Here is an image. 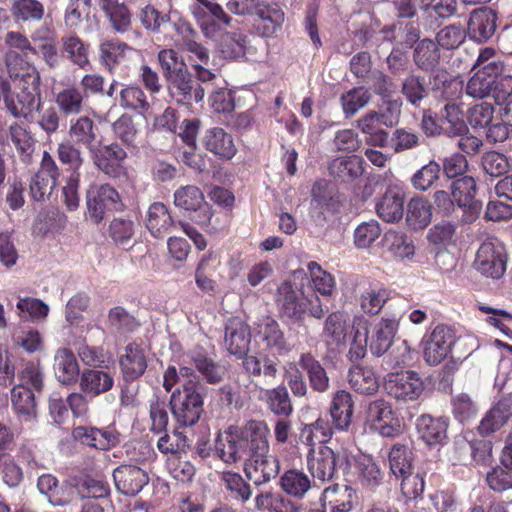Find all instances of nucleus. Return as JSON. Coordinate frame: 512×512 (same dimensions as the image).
<instances>
[{"mask_svg": "<svg viewBox=\"0 0 512 512\" xmlns=\"http://www.w3.org/2000/svg\"><path fill=\"white\" fill-rule=\"evenodd\" d=\"M275 302L280 314L294 322L303 321L306 314L321 319L326 312L315 292L304 295L288 281H284L278 286Z\"/></svg>", "mask_w": 512, "mask_h": 512, "instance_id": "2", "label": "nucleus"}, {"mask_svg": "<svg viewBox=\"0 0 512 512\" xmlns=\"http://www.w3.org/2000/svg\"><path fill=\"white\" fill-rule=\"evenodd\" d=\"M170 405L174 418L182 426L195 425L203 412V399L197 390L176 389Z\"/></svg>", "mask_w": 512, "mask_h": 512, "instance_id": "9", "label": "nucleus"}, {"mask_svg": "<svg viewBox=\"0 0 512 512\" xmlns=\"http://www.w3.org/2000/svg\"><path fill=\"white\" fill-rule=\"evenodd\" d=\"M72 487L82 499L104 498L109 494V486L106 482L89 476L80 479Z\"/></svg>", "mask_w": 512, "mask_h": 512, "instance_id": "63", "label": "nucleus"}, {"mask_svg": "<svg viewBox=\"0 0 512 512\" xmlns=\"http://www.w3.org/2000/svg\"><path fill=\"white\" fill-rule=\"evenodd\" d=\"M338 454L326 445L312 447L307 454L311 475L322 482L331 481L337 471Z\"/></svg>", "mask_w": 512, "mask_h": 512, "instance_id": "15", "label": "nucleus"}, {"mask_svg": "<svg viewBox=\"0 0 512 512\" xmlns=\"http://www.w3.org/2000/svg\"><path fill=\"white\" fill-rule=\"evenodd\" d=\"M455 343L454 331L445 326L438 325L424 340L423 357L427 364L438 365L450 353Z\"/></svg>", "mask_w": 512, "mask_h": 512, "instance_id": "13", "label": "nucleus"}, {"mask_svg": "<svg viewBox=\"0 0 512 512\" xmlns=\"http://www.w3.org/2000/svg\"><path fill=\"white\" fill-rule=\"evenodd\" d=\"M177 32L180 36L177 45L185 54L195 78L203 84L216 82L218 69L209 50L198 41V33L185 23L178 26Z\"/></svg>", "mask_w": 512, "mask_h": 512, "instance_id": "1", "label": "nucleus"}, {"mask_svg": "<svg viewBox=\"0 0 512 512\" xmlns=\"http://www.w3.org/2000/svg\"><path fill=\"white\" fill-rule=\"evenodd\" d=\"M265 424L263 421H250L242 428L230 427L216 441L218 457L227 464H233L248 456Z\"/></svg>", "mask_w": 512, "mask_h": 512, "instance_id": "3", "label": "nucleus"}, {"mask_svg": "<svg viewBox=\"0 0 512 512\" xmlns=\"http://www.w3.org/2000/svg\"><path fill=\"white\" fill-rule=\"evenodd\" d=\"M68 136L73 144L85 147L89 153L98 145V128L88 116L71 119Z\"/></svg>", "mask_w": 512, "mask_h": 512, "instance_id": "24", "label": "nucleus"}, {"mask_svg": "<svg viewBox=\"0 0 512 512\" xmlns=\"http://www.w3.org/2000/svg\"><path fill=\"white\" fill-rule=\"evenodd\" d=\"M507 252L496 238H488L481 243L474 260V267L486 277L499 279L506 271Z\"/></svg>", "mask_w": 512, "mask_h": 512, "instance_id": "6", "label": "nucleus"}, {"mask_svg": "<svg viewBox=\"0 0 512 512\" xmlns=\"http://www.w3.org/2000/svg\"><path fill=\"white\" fill-rule=\"evenodd\" d=\"M221 481L225 491L232 500L244 503L251 497L250 485L240 474L225 471L221 475Z\"/></svg>", "mask_w": 512, "mask_h": 512, "instance_id": "51", "label": "nucleus"}, {"mask_svg": "<svg viewBox=\"0 0 512 512\" xmlns=\"http://www.w3.org/2000/svg\"><path fill=\"white\" fill-rule=\"evenodd\" d=\"M416 426L421 439L428 445L441 443L447 436L448 421L443 418L422 415Z\"/></svg>", "mask_w": 512, "mask_h": 512, "instance_id": "41", "label": "nucleus"}, {"mask_svg": "<svg viewBox=\"0 0 512 512\" xmlns=\"http://www.w3.org/2000/svg\"><path fill=\"white\" fill-rule=\"evenodd\" d=\"M224 341L230 354L244 356L251 342L248 325L240 319H230L226 324Z\"/></svg>", "mask_w": 512, "mask_h": 512, "instance_id": "25", "label": "nucleus"}, {"mask_svg": "<svg viewBox=\"0 0 512 512\" xmlns=\"http://www.w3.org/2000/svg\"><path fill=\"white\" fill-rule=\"evenodd\" d=\"M476 191V182L471 176L458 178L451 185V196L460 208H464L466 222L474 221L482 209V203L475 199Z\"/></svg>", "mask_w": 512, "mask_h": 512, "instance_id": "14", "label": "nucleus"}, {"mask_svg": "<svg viewBox=\"0 0 512 512\" xmlns=\"http://www.w3.org/2000/svg\"><path fill=\"white\" fill-rule=\"evenodd\" d=\"M120 367L126 381H134L142 376L147 368V360L144 350L135 343L125 347L120 356Z\"/></svg>", "mask_w": 512, "mask_h": 512, "instance_id": "31", "label": "nucleus"}, {"mask_svg": "<svg viewBox=\"0 0 512 512\" xmlns=\"http://www.w3.org/2000/svg\"><path fill=\"white\" fill-rule=\"evenodd\" d=\"M169 95L178 104L191 107L204 99L211 83L203 84L193 79L188 68H182L175 75L165 79Z\"/></svg>", "mask_w": 512, "mask_h": 512, "instance_id": "5", "label": "nucleus"}, {"mask_svg": "<svg viewBox=\"0 0 512 512\" xmlns=\"http://www.w3.org/2000/svg\"><path fill=\"white\" fill-rule=\"evenodd\" d=\"M411 454V450L405 445L395 444L391 448L388 460L391 473L396 478L412 472Z\"/></svg>", "mask_w": 512, "mask_h": 512, "instance_id": "53", "label": "nucleus"}, {"mask_svg": "<svg viewBox=\"0 0 512 512\" xmlns=\"http://www.w3.org/2000/svg\"><path fill=\"white\" fill-rule=\"evenodd\" d=\"M363 161L360 157L352 155L346 158L334 159L330 166V174L342 182H350L363 173Z\"/></svg>", "mask_w": 512, "mask_h": 512, "instance_id": "45", "label": "nucleus"}, {"mask_svg": "<svg viewBox=\"0 0 512 512\" xmlns=\"http://www.w3.org/2000/svg\"><path fill=\"white\" fill-rule=\"evenodd\" d=\"M87 215L95 223H100L106 213L121 207L117 190L109 184L91 185L86 193Z\"/></svg>", "mask_w": 512, "mask_h": 512, "instance_id": "8", "label": "nucleus"}, {"mask_svg": "<svg viewBox=\"0 0 512 512\" xmlns=\"http://www.w3.org/2000/svg\"><path fill=\"white\" fill-rule=\"evenodd\" d=\"M512 416V393L501 399L481 420L478 430L482 435H488L500 429Z\"/></svg>", "mask_w": 512, "mask_h": 512, "instance_id": "36", "label": "nucleus"}, {"mask_svg": "<svg viewBox=\"0 0 512 512\" xmlns=\"http://www.w3.org/2000/svg\"><path fill=\"white\" fill-rule=\"evenodd\" d=\"M497 15L491 8L483 7L470 13L467 35L477 43L489 40L496 31Z\"/></svg>", "mask_w": 512, "mask_h": 512, "instance_id": "17", "label": "nucleus"}, {"mask_svg": "<svg viewBox=\"0 0 512 512\" xmlns=\"http://www.w3.org/2000/svg\"><path fill=\"white\" fill-rule=\"evenodd\" d=\"M353 413L352 396L345 390L337 391L333 397L330 415L336 429L347 430Z\"/></svg>", "mask_w": 512, "mask_h": 512, "instance_id": "40", "label": "nucleus"}, {"mask_svg": "<svg viewBox=\"0 0 512 512\" xmlns=\"http://www.w3.org/2000/svg\"><path fill=\"white\" fill-rule=\"evenodd\" d=\"M89 154L95 166L109 177L118 178L124 174L127 153L120 144H98Z\"/></svg>", "mask_w": 512, "mask_h": 512, "instance_id": "11", "label": "nucleus"}, {"mask_svg": "<svg viewBox=\"0 0 512 512\" xmlns=\"http://www.w3.org/2000/svg\"><path fill=\"white\" fill-rule=\"evenodd\" d=\"M256 334L269 349L279 354L290 351L283 331L278 322L271 317H263L256 324Z\"/></svg>", "mask_w": 512, "mask_h": 512, "instance_id": "30", "label": "nucleus"}, {"mask_svg": "<svg viewBox=\"0 0 512 512\" xmlns=\"http://www.w3.org/2000/svg\"><path fill=\"white\" fill-rule=\"evenodd\" d=\"M219 82H223L218 76L216 82H211L209 86L210 105L217 113H228L234 109V98L230 90L225 87H219Z\"/></svg>", "mask_w": 512, "mask_h": 512, "instance_id": "62", "label": "nucleus"}, {"mask_svg": "<svg viewBox=\"0 0 512 512\" xmlns=\"http://www.w3.org/2000/svg\"><path fill=\"white\" fill-rule=\"evenodd\" d=\"M37 489L52 506H65L72 500V485L68 482L59 483L52 474L39 476Z\"/></svg>", "mask_w": 512, "mask_h": 512, "instance_id": "21", "label": "nucleus"}, {"mask_svg": "<svg viewBox=\"0 0 512 512\" xmlns=\"http://www.w3.org/2000/svg\"><path fill=\"white\" fill-rule=\"evenodd\" d=\"M112 29L117 33H127L132 29V15L128 7L118 0H99Z\"/></svg>", "mask_w": 512, "mask_h": 512, "instance_id": "38", "label": "nucleus"}, {"mask_svg": "<svg viewBox=\"0 0 512 512\" xmlns=\"http://www.w3.org/2000/svg\"><path fill=\"white\" fill-rule=\"evenodd\" d=\"M390 297V291L384 286L369 284L360 291L357 300L363 313L375 316L381 312Z\"/></svg>", "mask_w": 512, "mask_h": 512, "instance_id": "35", "label": "nucleus"}, {"mask_svg": "<svg viewBox=\"0 0 512 512\" xmlns=\"http://www.w3.org/2000/svg\"><path fill=\"white\" fill-rule=\"evenodd\" d=\"M203 144L208 151L223 159H231L237 152L232 136L220 127L206 130Z\"/></svg>", "mask_w": 512, "mask_h": 512, "instance_id": "32", "label": "nucleus"}, {"mask_svg": "<svg viewBox=\"0 0 512 512\" xmlns=\"http://www.w3.org/2000/svg\"><path fill=\"white\" fill-rule=\"evenodd\" d=\"M53 371L56 379L63 385H71L80 378V368L72 350L60 347L55 351Z\"/></svg>", "mask_w": 512, "mask_h": 512, "instance_id": "27", "label": "nucleus"}, {"mask_svg": "<svg viewBox=\"0 0 512 512\" xmlns=\"http://www.w3.org/2000/svg\"><path fill=\"white\" fill-rule=\"evenodd\" d=\"M442 124L445 126V134L449 136L462 135L467 131L464 121L462 106L456 103H447L440 111Z\"/></svg>", "mask_w": 512, "mask_h": 512, "instance_id": "47", "label": "nucleus"}, {"mask_svg": "<svg viewBox=\"0 0 512 512\" xmlns=\"http://www.w3.org/2000/svg\"><path fill=\"white\" fill-rule=\"evenodd\" d=\"M383 478L384 472L370 456H364L359 461V479L362 486L374 490L382 483Z\"/></svg>", "mask_w": 512, "mask_h": 512, "instance_id": "56", "label": "nucleus"}, {"mask_svg": "<svg viewBox=\"0 0 512 512\" xmlns=\"http://www.w3.org/2000/svg\"><path fill=\"white\" fill-rule=\"evenodd\" d=\"M11 403L15 414L21 423L32 427L37 421L35 397L30 388L24 385L11 389Z\"/></svg>", "mask_w": 512, "mask_h": 512, "instance_id": "23", "label": "nucleus"}, {"mask_svg": "<svg viewBox=\"0 0 512 512\" xmlns=\"http://www.w3.org/2000/svg\"><path fill=\"white\" fill-rule=\"evenodd\" d=\"M372 99L370 91L364 87L352 88L340 97L343 113L346 118L354 116L369 104Z\"/></svg>", "mask_w": 512, "mask_h": 512, "instance_id": "50", "label": "nucleus"}, {"mask_svg": "<svg viewBox=\"0 0 512 512\" xmlns=\"http://www.w3.org/2000/svg\"><path fill=\"white\" fill-rule=\"evenodd\" d=\"M366 426L382 437H394L401 433V420L390 403L377 399L369 403L366 411Z\"/></svg>", "mask_w": 512, "mask_h": 512, "instance_id": "7", "label": "nucleus"}, {"mask_svg": "<svg viewBox=\"0 0 512 512\" xmlns=\"http://www.w3.org/2000/svg\"><path fill=\"white\" fill-rule=\"evenodd\" d=\"M146 227L155 238H163L172 231L174 221L166 205L155 202L149 206Z\"/></svg>", "mask_w": 512, "mask_h": 512, "instance_id": "37", "label": "nucleus"}, {"mask_svg": "<svg viewBox=\"0 0 512 512\" xmlns=\"http://www.w3.org/2000/svg\"><path fill=\"white\" fill-rule=\"evenodd\" d=\"M15 90L41 92L40 73L31 65L22 66L17 72L10 75Z\"/></svg>", "mask_w": 512, "mask_h": 512, "instance_id": "57", "label": "nucleus"}, {"mask_svg": "<svg viewBox=\"0 0 512 512\" xmlns=\"http://www.w3.org/2000/svg\"><path fill=\"white\" fill-rule=\"evenodd\" d=\"M84 95L74 86L60 90L55 96V102L65 115H77L82 111Z\"/></svg>", "mask_w": 512, "mask_h": 512, "instance_id": "52", "label": "nucleus"}, {"mask_svg": "<svg viewBox=\"0 0 512 512\" xmlns=\"http://www.w3.org/2000/svg\"><path fill=\"white\" fill-rule=\"evenodd\" d=\"M7 110L16 118L29 119L41 106V92L15 90L5 97Z\"/></svg>", "mask_w": 512, "mask_h": 512, "instance_id": "20", "label": "nucleus"}, {"mask_svg": "<svg viewBox=\"0 0 512 512\" xmlns=\"http://www.w3.org/2000/svg\"><path fill=\"white\" fill-rule=\"evenodd\" d=\"M266 403L269 409L277 415L288 416L293 408L287 388L278 386L265 392Z\"/></svg>", "mask_w": 512, "mask_h": 512, "instance_id": "61", "label": "nucleus"}, {"mask_svg": "<svg viewBox=\"0 0 512 512\" xmlns=\"http://www.w3.org/2000/svg\"><path fill=\"white\" fill-rule=\"evenodd\" d=\"M280 486L284 492L295 498H303L311 489V480L302 471L288 470L280 478Z\"/></svg>", "mask_w": 512, "mask_h": 512, "instance_id": "48", "label": "nucleus"}, {"mask_svg": "<svg viewBox=\"0 0 512 512\" xmlns=\"http://www.w3.org/2000/svg\"><path fill=\"white\" fill-rule=\"evenodd\" d=\"M141 25L148 31L159 33L170 20L168 14L159 11L154 5L146 4L137 13Z\"/></svg>", "mask_w": 512, "mask_h": 512, "instance_id": "59", "label": "nucleus"}, {"mask_svg": "<svg viewBox=\"0 0 512 512\" xmlns=\"http://www.w3.org/2000/svg\"><path fill=\"white\" fill-rule=\"evenodd\" d=\"M357 127L366 135V141L372 145L383 147L388 142V133L381 128L382 121L377 111L371 110L361 116L357 121Z\"/></svg>", "mask_w": 512, "mask_h": 512, "instance_id": "42", "label": "nucleus"}, {"mask_svg": "<svg viewBox=\"0 0 512 512\" xmlns=\"http://www.w3.org/2000/svg\"><path fill=\"white\" fill-rule=\"evenodd\" d=\"M174 204L183 210L194 212L193 220L201 226L211 223L213 212L205 202L203 192L194 185L178 188L174 193Z\"/></svg>", "mask_w": 512, "mask_h": 512, "instance_id": "10", "label": "nucleus"}, {"mask_svg": "<svg viewBox=\"0 0 512 512\" xmlns=\"http://www.w3.org/2000/svg\"><path fill=\"white\" fill-rule=\"evenodd\" d=\"M333 434L332 426L329 421L318 418L314 423L305 425L301 431L302 441L310 446H314L316 442L320 445L328 442Z\"/></svg>", "mask_w": 512, "mask_h": 512, "instance_id": "54", "label": "nucleus"}, {"mask_svg": "<svg viewBox=\"0 0 512 512\" xmlns=\"http://www.w3.org/2000/svg\"><path fill=\"white\" fill-rule=\"evenodd\" d=\"M138 55L137 49L117 39L104 40L99 45L100 61L110 72L117 65Z\"/></svg>", "mask_w": 512, "mask_h": 512, "instance_id": "22", "label": "nucleus"}, {"mask_svg": "<svg viewBox=\"0 0 512 512\" xmlns=\"http://www.w3.org/2000/svg\"><path fill=\"white\" fill-rule=\"evenodd\" d=\"M439 58L440 54L437 44L431 39L425 38L414 47V63L423 71L432 70L438 64Z\"/></svg>", "mask_w": 512, "mask_h": 512, "instance_id": "49", "label": "nucleus"}, {"mask_svg": "<svg viewBox=\"0 0 512 512\" xmlns=\"http://www.w3.org/2000/svg\"><path fill=\"white\" fill-rule=\"evenodd\" d=\"M369 321L362 315L353 317L351 325V343L348 358L351 362L362 360L367 353Z\"/></svg>", "mask_w": 512, "mask_h": 512, "instance_id": "33", "label": "nucleus"}, {"mask_svg": "<svg viewBox=\"0 0 512 512\" xmlns=\"http://www.w3.org/2000/svg\"><path fill=\"white\" fill-rule=\"evenodd\" d=\"M347 336V316L345 313L336 311L331 313L325 320L323 337L328 345L339 346L345 342Z\"/></svg>", "mask_w": 512, "mask_h": 512, "instance_id": "46", "label": "nucleus"}, {"mask_svg": "<svg viewBox=\"0 0 512 512\" xmlns=\"http://www.w3.org/2000/svg\"><path fill=\"white\" fill-rule=\"evenodd\" d=\"M63 52L67 58L80 68L89 64L88 46L76 36H69L63 39Z\"/></svg>", "mask_w": 512, "mask_h": 512, "instance_id": "64", "label": "nucleus"}, {"mask_svg": "<svg viewBox=\"0 0 512 512\" xmlns=\"http://www.w3.org/2000/svg\"><path fill=\"white\" fill-rule=\"evenodd\" d=\"M59 175V168L54 158L45 151L40 168L30 181L31 197L35 201H44L45 197L49 196L57 186Z\"/></svg>", "mask_w": 512, "mask_h": 512, "instance_id": "12", "label": "nucleus"}, {"mask_svg": "<svg viewBox=\"0 0 512 512\" xmlns=\"http://www.w3.org/2000/svg\"><path fill=\"white\" fill-rule=\"evenodd\" d=\"M377 215L385 222L394 223L402 219L404 197L396 188H388L376 204Z\"/></svg>", "mask_w": 512, "mask_h": 512, "instance_id": "34", "label": "nucleus"}, {"mask_svg": "<svg viewBox=\"0 0 512 512\" xmlns=\"http://www.w3.org/2000/svg\"><path fill=\"white\" fill-rule=\"evenodd\" d=\"M114 385L113 375L105 370L85 369L79 378V387L86 396L97 397L111 390Z\"/></svg>", "mask_w": 512, "mask_h": 512, "instance_id": "29", "label": "nucleus"}, {"mask_svg": "<svg viewBox=\"0 0 512 512\" xmlns=\"http://www.w3.org/2000/svg\"><path fill=\"white\" fill-rule=\"evenodd\" d=\"M253 15L255 16L254 30L257 35L262 37L273 36L281 29L285 19V14L281 8L277 5L265 3H262L253 12Z\"/></svg>", "mask_w": 512, "mask_h": 512, "instance_id": "19", "label": "nucleus"}, {"mask_svg": "<svg viewBox=\"0 0 512 512\" xmlns=\"http://www.w3.org/2000/svg\"><path fill=\"white\" fill-rule=\"evenodd\" d=\"M399 328V322L395 318H381L374 326L370 338V352L376 356L384 355L391 345Z\"/></svg>", "mask_w": 512, "mask_h": 512, "instance_id": "28", "label": "nucleus"}, {"mask_svg": "<svg viewBox=\"0 0 512 512\" xmlns=\"http://www.w3.org/2000/svg\"><path fill=\"white\" fill-rule=\"evenodd\" d=\"M13 344L32 354L43 348V338L41 333L35 328H16L12 334Z\"/></svg>", "mask_w": 512, "mask_h": 512, "instance_id": "55", "label": "nucleus"}, {"mask_svg": "<svg viewBox=\"0 0 512 512\" xmlns=\"http://www.w3.org/2000/svg\"><path fill=\"white\" fill-rule=\"evenodd\" d=\"M432 219V206L422 197L412 198L407 205L406 222L414 230H422Z\"/></svg>", "mask_w": 512, "mask_h": 512, "instance_id": "44", "label": "nucleus"}, {"mask_svg": "<svg viewBox=\"0 0 512 512\" xmlns=\"http://www.w3.org/2000/svg\"><path fill=\"white\" fill-rule=\"evenodd\" d=\"M321 499L330 512H350L357 504L358 497L351 487L335 484L324 489Z\"/></svg>", "mask_w": 512, "mask_h": 512, "instance_id": "26", "label": "nucleus"}, {"mask_svg": "<svg viewBox=\"0 0 512 512\" xmlns=\"http://www.w3.org/2000/svg\"><path fill=\"white\" fill-rule=\"evenodd\" d=\"M306 372L310 387L319 393L326 392L330 387V380L325 368L310 353H302L298 362Z\"/></svg>", "mask_w": 512, "mask_h": 512, "instance_id": "39", "label": "nucleus"}, {"mask_svg": "<svg viewBox=\"0 0 512 512\" xmlns=\"http://www.w3.org/2000/svg\"><path fill=\"white\" fill-rule=\"evenodd\" d=\"M270 430L264 425L260 436L254 440V445L249 453V463L246 464L247 477L256 485H262L275 478L279 473V462L269 454L268 437Z\"/></svg>", "mask_w": 512, "mask_h": 512, "instance_id": "4", "label": "nucleus"}, {"mask_svg": "<svg viewBox=\"0 0 512 512\" xmlns=\"http://www.w3.org/2000/svg\"><path fill=\"white\" fill-rule=\"evenodd\" d=\"M348 382L352 389L363 395H372L379 389V380L369 367L355 366L349 370Z\"/></svg>", "mask_w": 512, "mask_h": 512, "instance_id": "43", "label": "nucleus"}, {"mask_svg": "<svg viewBox=\"0 0 512 512\" xmlns=\"http://www.w3.org/2000/svg\"><path fill=\"white\" fill-rule=\"evenodd\" d=\"M116 488L124 495L138 494L149 482L146 470L135 465H121L113 472Z\"/></svg>", "mask_w": 512, "mask_h": 512, "instance_id": "18", "label": "nucleus"}, {"mask_svg": "<svg viewBox=\"0 0 512 512\" xmlns=\"http://www.w3.org/2000/svg\"><path fill=\"white\" fill-rule=\"evenodd\" d=\"M385 389L397 400L411 401L417 399L423 391V383L413 371L390 375Z\"/></svg>", "mask_w": 512, "mask_h": 512, "instance_id": "16", "label": "nucleus"}, {"mask_svg": "<svg viewBox=\"0 0 512 512\" xmlns=\"http://www.w3.org/2000/svg\"><path fill=\"white\" fill-rule=\"evenodd\" d=\"M191 359L197 371L207 382L216 384L223 380L226 373L225 368L212 359L201 354L194 355Z\"/></svg>", "mask_w": 512, "mask_h": 512, "instance_id": "60", "label": "nucleus"}, {"mask_svg": "<svg viewBox=\"0 0 512 512\" xmlns=\"http://www.w3.org/2000/svg\"><path fill=\"white\" fill-rule=\"evenodd\" d=\"M307 268L314 291L319 292L323 296L331 295L335 288L334 277L323 270L317 262H310Z\"/></svg>", "mask_w": 512, "mask_h": 512, "instance_id": "58", "label": "nucleus"}]
</instances>
